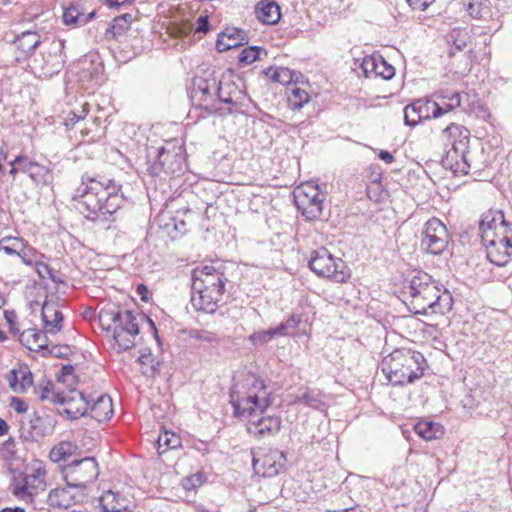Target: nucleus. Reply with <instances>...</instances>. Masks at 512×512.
Returning a JSON list of instances; mask_svg holds the SVG:
<instances>
[{"label": "nucleus", "mask_w": 512, "mask_h": 512, "mask_svg": "<svg viewBox=\"0 0 512 512\" xmlns=\"http://www.w3.org/2000/svg\"><path fill=\"white\" fill-rule=\"evenodd\" d=\"M82 115H78L74 112L70 113L68 118L66 119V126H74L80 119H82Z\"/></svg>", "instance_id": "obj_62"}, {"label": "nucleus", "mask_w": 512, "mask_h": 512, "mask_svg": "<svg viewBox=\"0 0 512 512\" xmlns=\"http://www.w3.org/2000/svg\"><path fill=\"white\" fill-rule=\"evenodd\" d=\"M61 347L59 346H53L52 348H49L47 346V350H42V355L43 356H46V355H52V356H55V357H61L62 353H61Z\"/></svg>", "instance_id": "obj_61"}, {"label": "nucleus", "mask_w": 512, "mask_h": 512, "mask_svg": "<svg viewBox=\"0 0 512 512\" xmlns=\"http://www.w3.org/2000/svg\"><path fill=\"white\" fill-rule=\"evenodd\" d=\"M295 203L302 215L310 221L318 219L322 214V202L317 187L298 188L294 193Z\"/></svg>", "instance_id": "obj_17"}, {"label": "nucleus", "mask_w": 512, "mask_h": 512, "mask_svg": "<svg viewBox=\"0 0 512 512\" xmlns=\"http://www.w3.org/2000/svg\"><path fill=\"white\" fill-rule=\"evenodd\" d=\"M260 49L258 46L244 48L238 56L240 64L249 65L259 58Z\"/></svg>", "instance_id": "obj_46"}, {"label": "nucleus", "mask_w": 512, "mask_h": 512, "mask_svg": "<svg viewBox=\"0 0 512 512\" xmlns=\"http://www.w3.org/2000/svg\"><path fill=\"white\" fill-rule=\"evenodd\" d=\"M23 245V240L17 237H4L0 240V250L7 255H17Z\"/></svg>", "instance_id": "obj_43"}, {"label": "nucleus", "mask_w": 512, "mask_h": 512, "mask_svg": "<svg viewBox=\"0 0 512 512\" xmlns=\"http://www.w3.org/2000/svg\"><path fill=\"white\" fill-rule=\"evenodd\" d=\"M310 99L308 92L299 87L289 88L288 105L293 110H300Z\"/></svg>", "instance_id": "obj_39"}, {"label": "nucleus", "mask_w": 512, "mask_h": 512, "mask_svg": "<svg viewBox=\"0 0 512 512\" xmlns=\"http://www.w3.org/2000/svg\"><path fill=\"white\" fill-rule=\"evenodd\" d=\"M72 200L75 208L87 218L96 219L101 215L116 212L124 201L121 185L102 175L81 177V184L75 189Z\"/></svg>", "instance_id": "obj_1"}, {"label": "nucleus", "mask_w": 512, "mask_h": 512, "mask_svg": "<svg viewBox=\"0 0 512 512\" xmlns=\"http://www.w3.org/2000/svg\"><path fill=\"white\" fill-rule=\"evenodd\" d=\"M263 73L273 82L280 84H290L293 80V72L286 67H269L265 69Z\"/></svg>", "instance_id": "obj_40"}, {"label": "nucleus", "mask_w": 512, "mask_h": 512, "mask_svg": "<svg viewBox=\"0 0 512 512\" xmlns=\"http://www.w3.org/2000/svg\"><path fill=\"white\" fill-rule=\"evenodd\" d=\"M236 388L237 384L234 385L230 393V403L236 416H252L256 412L263 413L272 404L263 380L254 379L252 390L247 396H240L235 390Z\"/></svg>", "instance_id": "obj_9"}, {"label": "nucleus", "mask_w": 512, "mask_h": 512, "mask_svg": "<svg viewBox=\"0 0 512 512\" xmlns=\"http://www.w3.org/2000/svg\"><path fill=\"white\" fill-rule=\"evenodd\" d=\"M138 316L144 317V315L134 314L131 310L120 313L119 320H117L113 330V339L119 350L126 351L134 346L135 338L139 334Z\"/></svg>", "instance_id": "obj_15"}, {"label": "nucleus", "mask_w": 512, "mask_h": 512, "mask_svg": "<svg viewBox=\"0 0 512 512\" xmlns=\"http://www.w3.org/2000/svg\"><path fill=\"white\" fill-rule=\"evenodd\" d=\"M327 512H363L358 506L357 507H346L337 510H328Z\"/></svg>", "instance_id": "obj_64"}, {"label": "nucleus", "mask_w": 512, "mask_h": 512, "mask_svg": "<svg viewBox=\"0 0 512 512\" xmlns=\"http://www.w3.org/2000/svg\"><path fill=\"white\" fill-rule=\"evenodd\" d=\"M41 317L47 333L55 335L62 329L63 315L54 302L43 303Z\"/></svg>", "instance_id": "obj_23"}, {"label": "nucleus", "mask_w": 512, "mask_h": 512, "mask_svg": "<svg viewBox=\"0 0 512 512\" xmlns=\"http://www.w3.org/2000/svg\"><path fill=\"white\" fill-rule=\"evenodd\" d=\"M56 420L50 416L41 417L34 414L29 417L27 423L22 420L20 423L21 438L25 441H38L41 438L53 433Z\"/></svg>", "instance_id": "obj_19"}, {"label": "nucleus", "mask_w": 512, "mask_h": 512, "mask_svg": "<svg viewBox=\"0 0 512 512\" xmlns=\"http://www.w3.org/2000/svg\"><path fill=\"white\" fill-rule=\"evenodd\" d=\"M512 234H503L499 239L482 241L486 247L487 259L495 266L491 271L498 281H505L512 276Z\"/></svg>", "instance_id": "obj_7"}, {"label": "nucleus", "mask_w": 512, "mask_h": 512, "mask_svg": "<svg viewBox=\"0 0 512 512\" xmlns=\"http://www.w3.org/2000/svg\"><path fill=\"white\" fill-rule=\"evenodd\" d=\"M0 453L3 459L7 461L16 459L17 450L15 439L9 437L6 441H4L0 447Z\"/></svg>", "instance_id": "obj_49"}, {"label": "nucleus", "mask_w": 512, "mask_h": 512, "mask_svg": "<svg viewBox=\"0 0 512 512\" xmlns=\"http://www.w3.org/2000/svg\"><path fill=\"white\" fill-rule=\"evenodd\" d=\"M241 92L238 90L237 86L231 82H218L217 87V106L220 103L230 105L232 107H237Z\"/></svg>", "instance_id": "obj_31"}, {"label": "nucleus", "mask_w": 512, "mask_h": 512, "mask_svg": "<svg viewBox=\"0 0 512 512\" xmlns=\"http://www.w3.org/2000/svg\"><path fill=\"white\" fill-rule=\"evenodd\" d=\"M200 485V479L198 476H192V477H189V478H186L183 482V486L185 489H192V488H196L197 486Z\"/></svg>", "instance_id": "obj_60"}, {"label": "nucleus", "mask_w": 512, "mask_h": 512, "mask_svg": "<svg viewBox=\"0 0 512 512\" xmlns=\"http://www.w3.org/2000/svg\"><path fill=\"white\" fill-rule=\"evenodd\" d=\"M438 109L435 101L417 99L404 108V122L408 126H416L422 120L434 118Z\"/></svg>", "instance_id": "obj_21"}, {"label": "nucleus", "mask_w": 512, "mask_h": 512, "mask_svg": "<svg viewBox=\"0 0 512 512\" xmlns=\"http://www.w3.org/2000/svg\"><path fill=\"white\" fill-rule=\"evenodd\" d=\"M186 168L185 149L179 140L166 141L165 144L156 150L153 163L148 170L151 175L157 176L161 172L166 174H180Z\"/></svg>", "instance_id": "obj_8"}, {"label": "nucleus", "mask_w": 512, "mask_h": 512, "mask_svg": "<svg viewBox=\"0 0 512 512\" xmlns=\"http://www.w3.org/2000/svg\"><path fill=\"white\" fill-rule=\"evenodd\" d=\"M121 310L114 304H108L101 308L98 314L99 325L102 330L110 332L114 330L117 320H119Z\"/></svg>", "instance_id": "obj_34"}, {"label": "nucleus", "mask_w": 512, "mask_h": 512, "mask_svg": "<svg viewBox=\"0 0 512 512\" xmlns=\"http://www.w3.org/2000/svg\"><path fill=\"white\" fill-rule=\"evenodd\" d=\"M448 103V109H455L461 105V96L458 92L443 90L439 93Z\"/></svg>", "instance_id": "obj_50"}, {"label": "nucleus", "mask_w": 512, "mask_h": 512, "mask_svg": "<svg viewBox=\"0 0 512 512\" xmlns=\"http://www.w3.org/2000/svg\"><path fill=\"white\" fill-rule=\"evenodd\" d=\"M34 266H35V271L36 273L38 274V276L41 278V279H45V278H48V276L50 275V273L53 271L46 263L44 262H35L34 263Z\"/></svg>", "instance_id": "obj_54"}, {"label": "nucleus", "mask_w": 512, "mask_h": 512, "mask_svg": "<svg viewBox=\"0 0 512 512\" xmlns=\"http://www.w3.org/2000/svg\"><path fill=\"white\" fill-rule=\"evenodd\" d=\"M15 163L19 167L20 172L29 174L36 162L30 160L27 156H17Z\"/></svg>", "instance_id": "obj_52"}, {"label": "nucleus", "mask_w": 512, "mask_h": 512, "mask_svg": "<svg viewBox=\"0 0 512 512\" xmlns=\"http://www.w3.org/2000/svg\"><path fill=\"white\" fill-rule=\"evenodd\" d=\"M218 81L215 78L194 77L190 90V100L194 107L204 109L207 113H217L221 110L217 106Z\"/></svg>", "instance_id": "obj_14"}, {"label": "nucleus", "mask_w": 512, "mask_h": 512, "mask_svg": "<svg viewBox=\"0 0 512 512\" xmlns=\"http://www.w3.org/2000/svg\"><path fill=\"white\" fill-rule=\"evenodd\" d=\"M193 337L200 341H204V342H208V343L217 341V336L214 333L209 332V331H204V330L196 331L195 334L193 335Z\"/></svg>", "instance_id": "obj_56"}, {"label": "nucleus", "mask_w": 512, "mask_h": 512, "mask_svg": "<svg viewBox=\"0 0 512 512\" xmlns=\"http://www.w3.org/2000/svg\"><path fill=\"white\" fill-rule=\"evenodd\" d=\"M466 11L475 19H486L491 14L489 0H470Z\"/></svg>", "instance_id": "obj_37"}, {"label": "nucleus", "mask_w": 512, "mask_h": 512, "mask_svg": "<svg viewBox=\"0 0 512 512\" xmlns=\"http://www.w3.org/2000/svg\"><path fill=\"white\" fill-rule=\"evenodd\" d=\"M415 432L424 440L432 441L440 438L443 433V427L439 423L432 421H419L414 426Z\"/></svg>", "instance_id": "obj_36"}, {"label": "nucleus", "mask_w": 512, "mask_h": 512, "mask_svg": "<svg viewBox=\"0 0 512 512\" xmlns=\"http://www.w3.org/2000/svg\"><path fill=\"white\" fill-rule=\"evenodd\" d=\"M378 58L379 54L368 55L363 58L360 67L365 77H371L377 71Z\"/></svg>", "instance_id": "obj_48"}, {"label": "nucleus", "mask_w": 512, "mask_h": 512, "mask_svg": "<svg viewBox=\"0 0 512 512\" xmlns=\"http://www.w3.org/2000/svg\"><path fill=\"white\" fill-rule=\"evenodd\" d=\"M479 231L482 241L489 240L492 237L495 238V236H498V231H500L501 236L512 234V229L500 210H489L484 213L479 222Z\"/></svg>", "instance_id": "obj_20"}, {"label": "nucleus", "mask_w": 512, "mask_h": 512, "mask_svg": "<svg viewBox=\"0 0 512 512\" xmlns=\"http://www.w3.org/2000/svg\"><path fill=\"white\" fill-rule=\"evenodd\" d=\"M300 318L297 315H291L285 322L276 327L279 336L291 335L297 328Z\"/></svg>", "instance_id": "obj_47"}, {"label": "nucleus", "mask_w": 512, "mask_h": 512, "mask_svg": "<svg viewBox=\"0 0 512 512\" xmlns=\"http://www.w3.org/2000/svg\"><path fill=\"white\" fill-rule=\"evenodd\" d=\"M281 427V419L278 416L262 417L249 424L248 430L251 433L261 436L277 433Z\"/></svg>", "instance_id": "obj_30"}, {"label": "nucleus", "mask_w": 512, "mask_h": 512, "mask_svg": "<svg viewBox=\"0 0 512 512\" xmlns=\"http://www.w3.org/2000/svg\"><path fill=\"white\" fill-rule=\"evenodd\" d=\"M95 16V11L85 13L79 3H71L63 11V22L66 25L79 24L85 25Z\"/></svg>", "instance_id": "obj_29"}, {"label": "nucleus", "mask_w": 512, "mask_h": 512, "mask_svg": "<svg viewBox=\"0 0 512 512\" xmlns=\"http://www.w3.org/2000/svg\"><path fill=\"white\" fill-rule=\"evenodd\" d=\"M99 502L103 512H121L128 508V500L111 490L102 494Z\"/></svg>", "instance_id": "obj_32"}, {"label": "nucleus", "mask_w": 512, "mask_h": 512, "mask_svg": "<svg viewBox=\"0 0 512 512\" xmlns=\"http://www.w3.org/2000/svg\"><path fill=\"white\" fill-rule=\"evenodd\" d=\"M444 134L451 139V148L442 159L443 166L450 169L454 175L468 174L471 168L468 159L469 130L462 125L452 123L445 128Z\"/></svg>", "instance_id": "obj_5"}, {"label": "nucleus", "mask_w": 512, "mask_h": 512, "mask_svg": "<svg viewBox=\"0 0 512 512\" xmlns=\"http://www.w3.org/2000/svg\"><path fill=\"white\" fill-rule=\"evenodd\" d=\"M80 454L78 445L71 441H60L52 447L49 458L52 462H66L70 458Z\"/></svg>", "instance_id": "obj_28"}, {"label": "nucleus", "mask_w": 512, "mask_h": 512, "mask_svg": "<svg viewBox=\"0 0 512 512\" xmlns=\"http://www.w3.org/2000/svg\"><path fill=\"white\" fill-rule=\"evenodd\" d=\"M437 98L439 99V101H435V104L439 108L438 109L439 111L434 113V118L440 117L443 114L453 110V109H448V103L446 102V100H444V98L440 94L437 96Z\"/></svg>", "instance_id": "obj_57"}, {"label": "nucleus", "mask_w": 512, "mask_h": 512, "mask_svg": "<svg viewBox=\"0 0 512 512\" xmlns=\"http://www.w3.org/2000/svg\"><path fill=\"white\" fill-rule=\"evenodd\" d=\"M63 478L69 488H86L99 475V467L94 457L75 459L62 468Z\"/></svg>", "instance_id": "obj_13"}, {"label": "nucleus", "mask_w": 512, "mask_h": 512, "mask_svg": "<svg viewBox=\"0 0 512 512\" xmlns=\"http://www.w3.org/2000/svg\"><path fill=\"white\" fill-rule=\"evenodd\" d=\"M10 406L17 412V413H25L28 410L27 403L18 397H12Z\"/></svg>", "instance_id": "obj_55"}, {"label": "nucleus", "mask_w": 512, "mask_h": 512, "mask_svg": "<svg viewBox=\"0 0 512 512\" xmlns=\"http://www.w3.org/2000/svg\"><path fill=\"white\" fill-rule=\"evenodd\" d=\"M222 265H205L193 270V306L200 311L213 313L222 300L227 278L221 271Z\"/></svg>", "instance_id": "obj_3"}, {"label": "nucleus", "mask_w": 512, "mask_h": 512, "mask_svg": "<svg viewBox=\"0 0 512 512\" xmlns=\"http://www.w3.org/2000/svg\"><path fill=\"white\" fill-rule=\"evenodd\" d=\"M209 30V21L206 16H200L198 18V25L195 29V33H207Z\"/></svg>", "instance_id": "obj_59"}, {"label": "nucleus", "mask_w": 512, "mask_h": 512, "mask_svg": "<svg viewBox=\"0 0 512 512\" xmlns=\"http://www.w3.org/2000/svg\"><path fill=\"white\" fill-rule=\"evenodd\" d=\"M18 51L16 61L21 62L28 59L41 43L40 35L35 31H24L17 35L13 41Z\"/></svg>", "instance_id": "obj_22"}, {"label": "nucleus", "mask_w": 512, "mask_h": 512, "mask_svg": "<svg viewBox=\"0 0 512 512\" xmlns=\"http://www.w3.org/2000/svg\"><path fill=\"white\" fill-rule=\"evenodd\" d=\"M139 363L142 365L143 374L145 375H153L155 372L154 359L152 358V354H142L138 358Z\"/></svg>", "instance_id": "obj_51"}, {"label": "nucleus", "mask_w": 512, "mask_h": 512, "mask_svg": "<svg viewBox=\"0 0 512 512\" xmlns=\"http://www.w3.org/2000/svg\"><path fill=\"white\" fill-rule=\"evenodd\" d=\"M427 367L423 354L410 349H396L381 362V370L388 381L400 386L420 379Z\"/></svg>", "instance_id": "obj_4"}, {"label": "nucleus", "mask_w": 512, "mask_h": 512, "mask_svg": "<svg viewBox=\"0 0 512 512\" xmlns=\"http://www.w3.org/2000/svg\"><path fill=\"white\" fill-rule=\"evenodd\" d=\"M409 297V310L417 315H444L452 309L453 299L449 291L438 287L432 277L417 272L405 287Z\"/></svg>", "instance_id": "obj_2"}, {"label": "nucleus", "mask_w": 512, "mask_h": 512, "mask_svg": "<svg viewBox=\"0 0 512 512\" xmlns=\"http://www.w3.org/2000/svg\"><path fill=\"white\" fill-rule=\"evenodd\" d=\"M47 503L53 508L68 509L75 503V497L68 488L52 489L47 497Z\"/></svg>", "instance_id": "obj_33"}, {"label": "nucleus", "mask_w": 512, "mask_h": 512, "mask_svg": "<svg viewBox=\"0 0 512 512\" xmlns=\"http://www.w3.org/2000/svg\"><path fill=\"white\" fill-rule=\"evenodd\" d=\"M11 389L16 393H24L33 384V376L27 367L13 369L8 377Z\"/></svg>", "instance_id": "obj_27"}, {"label": "nucleus", "mask_w": 512, "mask_h": 512, "mask_svg": "<svg viewBox=\"0 0 512 512\" xmlns=\"http://www.w3.org/2000/svg\"><path fill=\"white\" fill-rule=\"evenodd\" d=\"M248 42L247 33L242 29L233 28L226 30L218 35L216 49L219 52H225L232 48L241 46Z\"/></svg>", "instance_id": "obj_24"}, {"label": "nucleus", "mask_w": 512, "mask_h": 512, "mask_svg": "<svg viewBox=\"0 0 512 512\" xmlns=\"http://www.w3.org/2000/svg\"><path fill=\"white\" fill-rule=\"evenodd\" d=\"M64 48V40H52L29 64L31 72L38 78L58 74L65 64Z\"/></svg>", "instance_id": "obj_12"}, {"label": "nucleus", "mask_w": 512, "mask_h": 512, "mask_svg": "<svg viewBox=\"0 0 512 512\" xmlns=\"http://www.w3.org/2000/svg\"><path fill=\"white\" fill-rule=\"evenodd\" d=\"M47 332L38 329H27L19 335V341L22 345L31 351L47 350Z\"/></svg>", "instance_id": "obj_26"}, {"label": "nucleus", "mask_w": 512, "mask_h": 512, "mask_svg": "<svg viewBox=\"0 0 512 512\" xmlns=\"http://www.w3.org/2000/svg\"><path fill=\"white\" fill-rule=\"evenodd\" d=\"M294 403H303L305 406L315 410L322 411L325 407V403L322 400L321 393L317 390L309 388H303L295 396Z\"/></svg>", "instance_id": "obj_35"}, {"label": "nucleus", "mask_w": 512, "mask_h": 512, "mask_svg": "<svg viewBox=\"0 0 512 512\" xmlns=\"http://www.w3.org/2000/svg\"><path fill=\"white\" fill-rule=\"evenodd\" d=\"M421 246L433 255L441 254L449 242V234L446 226L437 218L429 219L422 232Z\"/></svg>", "instance_id": "obj_16"}, {"label": "nucleus", "mask_w": 512, "mask_h": 512, "mask_svg": "<svg viewBox=\"0 0 512 512\" xmlns=\"http://www.w3.org/2000/svg\"><path fill=\"white\" fill-rule=\"evenodd\" d=\"M33 250L25 248L24 246L19 250L17 256L21 259L22 263L27 266H32L34 261L32 259Z\"/></svg>", "instance_id": "obj_53"}, {"label": "nucleus", "mask_w": 512, "mask_h": 512, "mask_svg": "<svg viewBox=\"0 0 512 512\" xmlns=\"http://www.w3.org/2000/svg\"><path fill=\"white\" fill-rule=\"evenodd\" d=\"M275 336H279L276 327L251 334L249 336V341L254 346H258L270 342Z\"/></svg>", "instance_id": "obj_44"}, {"label": "nucleus", "mask_w": 512, "mask_h": 512, "mask_svg": "<svg viewBox=\"0 0 512 512\" xmlns=\"http://www.w3.org/2000/svg\"><path fill=\"white\" fill-rule=\"evenodd\" d=\"M132 15L129 13L122 14L118 17H115L110 25V27L106 30V35H112V37L120 36L125 33L132 23Z\"/></svg>", "instance_id": "obj_38"}, {"label": "nucleus", "mask_w": 512, "mask_h": 512, "mask_svg": "<svg viewBox=\"0 0 512 512\" xmlns=\"http://www.w3.org/2000/svg\"><path fill=\"white\" fill-rule=\"evenodd\" d=\"M159 454L164 453L166 450L175 449L180 446V438L174 434L165 431L160 434L157 440Z\"/></svg>", "instance_id": "obj_42"}, {"label": "nucleus", "mask_w": 512, "mask_h": 512, "mask_svg": "<svg viewBox=\"0 0 512 512\" xmlns=\"http://www.w3.org/2000/svg\"><path fill=\"white\" fill-rule=\"evenodd\" d=\"M413 10L424 11L434 0H406Z\"/></svg>", "instance_id": "obj_58"}, {"label": "nucleus", "mask_w": 512, "mask_h": 512, "mask_svg": "<svg viewBox=\"0 0 512 512\" xmlns=\"http://www.w3.org/2000/svg\"><path fill=\"white\" fill-rule=\"evenodd\" d=\"M28 176L37 185H48L52 181V175L49 168L37 162L31 169Z\"/></svg>", "instance_id": "obj_41"}, {"label": "nucleus", "mask_w": 512, "mask_h": 512, "mask_svg": "<svg viewBox=\"0 0 512 512\" xmlns=\"http://www.w3.org/2000/svg\"><path fill=\"white\" fill-rule=\"evenodd\" d=\"M47 471L42 466L32 467L30 473L14 470L9 490L19 500L28 501L46 489Z\"/></svg>", "instance_id": "obj_11"}, {"label": "nucleus", "mask_w": 512, "mask_h": 512, "mask_svg": "<svg viewBox=\"0 0 512 512\" xmlns=\"http://www.w3.org/2000/svg\"><path fill=\"white\" fill-rule=\"evenodd\" d=\"M309 268L319 277L328 278L335 283H345L351 272L341 258L334 257L326 248L312 251Z\"/></svg>", "instance_id": "obj_10"}, {"label": "nucleus", "mask_w": 512, "mask_h": 512, "mask_svg": "<svg viewBox=\"0 0 512 512\" xmlns=\"http://www.w3.org/2000/svg\"><path fill=\"white\" fill-rule=\"evenodd\" d=\"M255 14L259 21L273 25L281 18L280 7L273 0H262L255 7Z\"/></svg>", "instance_id": "obj_25"}, {"label": "nucleus", "mask_w": 512, "mask_h": 512, "mask_svg": "<svg viewBox=\"0 0 512 512\" xmlns=\"http://www.w3.org/2000/svg\"><path fill=\"white\" fill-rule=\"evenodd\" d=\"M395 75V68L390 65L381 55L377 62V71L374 72L375 77H381L384 80H390Z\"/></svg>", "instance_id": "obj_45"}, {"label": "nucleus", "mask_w": 512, "mask_h": 512, "mask_svg": "<svg viewBox=\"0 0 512 512\" xmlns=\"http://www.w3.org/2000/svg\"><path fill=\"white\" fill-rule=\"evenodd\" d=\"M73 394L74 396L69 399L63 397L61 400L63 404L68 405L65 412L72 418L83 416L88 410H90L91 417L98 422L109 420L112 417L114 411L110 396L100 395L96 400L92 399L93 404L90 406V401L81 392H73Z\"/></svg>", "instance_id": "obj_6"}, {"label": "nucleus", "mask_w": 512, "mask_h": 512, "mask_svg": "<svg viewBox=\"0 0 512 512\" xmlns=\"http://www.w3.org/2000/svg\"><path fill=\"white\" fill-rule=\"evenodd\" d=\"M285 454L278 449H268L265 453L253 457V468L263 477H274L281 473L286 465Z\"/></svg>", "instance_id": "obj_18"}, {"label": "nucleus", "mask_w": 512, "mask_h": 512, "mask_svg": "<svg viewBox=\"0 0 512 512\" xmlns=\"http://www.w3.org/2000/svg\"><path fill=\"white\" fill-rule=\"evenodd\" d=\"M379 158L387 164H390L394 161L393 155L389 151H386V150L380 151Z\"/></svg>", "instance_id": "obj_63"}]
</instances>
